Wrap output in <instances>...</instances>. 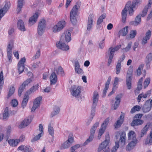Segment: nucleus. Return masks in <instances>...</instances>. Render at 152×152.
I'll list each match as a JSON object with an SVG mask.
<instances>
[{
	"label": "nucleus",
	"instance_id": "obj_27",
	"mask_svg": "<svg viewBox=\"0 0 152 152\" xmlns=\"http://www.w3.org/2000/svg\"><path fill=\"white\" fill-rule=\"evenodd\" d=\"M121 45H120L116 46L114 48L111 47L109 49L107 53L114 55L115 51L118 50L121 48Z\"/></svg>",
	"mask_w": 152,
	"mask_h": 152
},
{
	"label": "nucleus",
	"instance_id": "obj_6",
	"mask_svg": "<svg viewBox=\"0 0 152 152\" xmlns=\"http://www.w3.org/2000/svg\"><path fill=\"white\" fill-rule=\"evenodd\" d=\"M66 24L64 21L59 22L53 27V31L56 33L60 31L65 27Z\"/></svg>",
	"mask_w": 152,
	"mask_h": 152
},
{
	"label": "nucleus",
	"instance_id": "obj_53",
	"mask_svg": "<svg viewBox=\"0 0 152 152\" xmlns=\"http://www.w3.org/2000/svg\"><path fill=\"white\" fill-rule=\"evenodd\" d=\"M123 121H122V120H118L117 121V122L114 125V126L115 128H118L119 127L121 124H122Z\"/></svg>",
	"mask_w": 152,
	"mask_h": 152
},
{
	"label": "nucleus",
	"instance_id": "obj_45",
	"mask_svg": "<svg viewBox=\"0 0 152 152\" xmlns=\"http://www.w3.org/2000/svg\"><path fill=\"white\" fill-rule=\"evenodd\" d=\"M105 129V128H103L102 127H101L99 130L98 136V138L99 139H100L101 136L104 133Z\"/></svg>",
	"mask_w": 152,
	"mask_h": 152
},
{
	"label": "nucleus",
	"instance_id": "obj_29",
	"mask_svg": "<svg viewBox=\"0 0 152 152\" xmlns=\"http://www.w3.org/2000/svg\"><path fill=\"white\" fill-rule=\"evenodd\" d=\"M13 47V42L12 40H10L7 46V52L8 54H12V49Z\"/></svg>",
	"mask_w": 152,
	"mask_h": 152
},
{
	"label": "nucleus",
	"instance_id": "obj_59",
	"mask_svg": "<svg viewBox=\"0 0 152 152\" xmlns=\"http://www.w3.org/2000/svg\"><path fill=\"white\" fill-rule=\"evenodd\" d=\"M18 104V102L17 100L15 99H13L11 102V105L12 107H16Z\"/></svg>",
	"mask_w": 152,
	"mask_h": 152
},
{
	"label": "nucleus",
	"instance_id": "obj_56",
	"mask_svg": "<svg viewBox=\"0 0 152 152\" xmlns=\"http://www.w3.org/2000/svg\"><path fill=\"white\" fill-rule=\"evenodd\" d=\"M96 107H93V105H92L91 107V111L90 118H92V119L95 115V109Z\"/></svg>",
	"mask_w": 152,
	"mask_h": 152
},
{
	"label": "nucleus",
	"instance_id": "obj_12",
	"mask_svg": "<svg viewBox=\"0 0 152 152\" xmlns=\"http://www.w3.org/2000/svg\"><path fill=\"white\" fill-rule=\"evenodd\" d=\"M42 98V96H39L34 99V105L31 110V112H34L35 110L39 106Z\"/></svg>",
	"mask_w": 152,
	"mask_h": 152
},
{
	"label": "nucleus",
	"instance_id": "obj_64",
	"mask_svg": "<svg viewBox=\"0 0 152 152\" xmlns=\"http://www.w3.org/2000/svg\"><path fill=\"white\" fill-rule=\"evenodd\" d=\"M25 152H31L33 150L32 148L29 146H26Z\"/></svg>",
	"mask_w": 152,
	"mask_h": 152
},
{
	"label": "nucleus",
	"instance_id": "obj_4",
	"mask_svg": "<svg viewBox=\"0 0 152 152\" xmlns=\"http://www.w3.org/2000/svg\"><path fill=\"white\" fill-rule=\"evenodd\" d=\"M46 26L45 19H41L38 23L37 27V32L39 35H42L45 32Z\"/></svg>",
	"mask_w": 152,
	"mask_h": 152
},
{
	"label": "nucleus",
	"instance_id": "obj_16",
	"mask_svg": "<svg viewBox=\"0 0 152 152\" xmlns=\"http://www.w3.org/2000/svg\"><path fill=\"white\" fill-rule=\"evenodd\" d=\"M93 107H96L99 99V94L98 92L96 91H95L94 93L93 96Z\"/></svg>",
	"mask_w": 152,
	"mask_h": 152
},
{
	"label": "nucleus",
	"instance_id": "obj_3",
	"mask_svg": "<svg viewBox=\"0 0 152 152\" xmlns=\"http://www.w3.org/2000/svg\"><path fill=\"white\" fill-rule=\"evenodd\" d=\"M126 138L125 132H122L120 136V139L118 142H117L116 141L115 145L111 149V152H116L117 149L119 147L118 142L120 144H121L122 146L124 145L125 144Z\"/></svg>",
	"mask_w": 152,
	"mask_h": 152
},
{
	"label": "nucleus",
	"instance_id": "obj_22",
	"mask_svg": "<svg viewBox=\"0 0 152 152\" xmlns=\"http://www.w3.org/2000/svg\"><path fill=\"white\" fill-rule=\"evenodd\" d=\"M50 84L51 85L55 84L57 81V77L55 72H53L50 77Z\"/></svg>",
	"mask_w": 152,
	"mask_h": 152
},
{
	"label": "nucleus",
	"instance_id": "obj_54",
	"mask_svg": "<svg viewBox=\"0 0 152 152\" xmlns=\"http://www.w3.org/2000/svg\"><path fill=\"white\" fill-rule=\"evenodd\" d=\"M132 44V42H129L128 43L127 46L125 48H124L123 50H124L126 52L128 51L131 47Z\"/></svg>",
	"mask_w": 152,
	"mask_h": 152
},
{
	"label": "nucleus",
	"instance_id": "obj_20",
	"mask_svg": "<svg viewBox=\"0 0 152 152\" xmlns=\"http://www.w3.org/2000/svg\"><path fill=\"white\" fill-rule=\"evenodd\" d=\"M122 97L121 94L118 95L115 97V101L113 107L114 109L115 110L119 106L121 102V98Z\"/></svg>",
	"mask_w": 152,
	"mask_h": 152
},
{
	"label": "nucleus",
	"instance_id": "obj_21",
	"mask_svg": "<svg viewBox=\"0 0 152 152\" xmlns=\"http://www.w3.org/2000/svg\"><path fill=\"white\" fill-rule=\"evenodd\" d=\"M94 15L93 14H90L88 17V21L87 25V30L90 31L93 25V21Z\"/></svg>",
	"mask_w": 152,
	"mask_h": 152
},
{
	"label": "nucleus",
	"instance_id": "obj_23",
	"mask_svg": "<svg viewBox=\"0 0 152 152\" xmlns=\"http://www.w3.org/2000/svg\"><path fill=\"white\" fill-rule=\"evenodd\" d=\"M17 25L18 29L21 31H26L24 24L22 20H18Z\"/></svg>",
	"mask_w": 152,
	"mask_h": 152
},
{
	"label": "nucleus",
	"instance_id": "obj_35",
	"mask_svg": "<svg viewBox=\"0 0 152 152\" xmlns=\"http://www.w3.org/2000/svg\"><path fill=\"white\" fill-rule=\"evenodd\" d=\"M145 144L150 145L152 144V134H150V135L147 137L145 141Z\"/></svg>",
	"mask_w": 152,
	"mask_h": 152
},
{
	"label": "nucleus",
	"instance_id": "obj_14",
	"mask_svg": "<svg viewBox=\"0 0 152 152\" xmlns=\"http://www.w3.org/2000/svg\"><path fill=\"white\" fill-rule=\"evenodd\" d=\"M151 32L150 30H148L146 33L145 36L142 40L141 43L143 45H144L147 42V41L150 39L151 35Z\"/></svg>",
	"mask_w": 152,
	"mask_h": 152
},
{
	"label": "nucleus",
	"instance_id": "obj_36",
	"mask_svg": "<svg viewBox=\"0 0 152 152\" xmlns=\"http://www.w3.org/2000/svg\"><path fill=\"white\" fill-rule=\"evenodd\" d=\"M141 109V107L139 105H136L134 106L130 111L131 113L132 114L136 111H139Z\"/></svg>",
	"mask_w": 152,
	"mask_h": 152
},
{
	"label": "nucleus",
	"instance_id": "obj_41",
	"mask_svg": "<svg viewBox=\"0 0 152 152\" xmlns=\"http://www.w3.org/2000/svg\"><path fill=\"white\" fill-rule=\"evenodd\" d=\"M94 135L91 134H90L89 137L88 139L86 140L84 143V145H87L88 143L92 141L94 138Z\"/></svg>",
	"mask_w": 152,
	"mask_h": 152
},
{
	"label": "nucleus",
	"instance_id": "obj_58",
	"mask_svg": "<svg viewBox=\"0 0 152 152\" xmlns=\"http://www.w3.org/2000/svg\"><path fill=\"white\" fill-rule=\"evenodd\" d=\"M32 81V80L31 78H29L27 79L26 80L24 81L22 85L24 86L25 87H26V86H27L29 83H30Z\"/></svg>",
	"mask_w": 152,
	"mask_h": 152
},
{
	"label": "nucleus",
	"instance_id": "obj_24",
	"mask_svg": "<svg viewBox=\"0 0 152 152\" xmlns=\"http://www.w3.org/2000/svg\"><path fill=\"white\" fill-rule=\"evenodd\" d=\"M144 121L140 119H134L131 123V126H138L141 125L143 124Z\"/></svg>",
	"mask_w": 152,
	"mask_h": 152
},
{
	"label": "nucleus",
	"instance_id": "obj_7",
	"mask_svg": "<svg viewBox=\"0 0 152 152\" xmlns=\"http://www.w3.org/2000/svg\"><path fill=\"white\" fill-rule=\"evenodd\" d=\"M81 91V89L80 87L74 85L71 88L70 92L73 96L76 97L79 95Z\"/></svg>",
	"mask_w": 152,
	"mask_h": 152
},
{
	"label": "nucleus",
	"instance_id": "obj_18",
	"mask_svg": "<svg viewBox=\"0 0 152 152\" xmlns=\"http://www.w3.org/2000/svg\"><path fill=\"white\" fill-rule=\"evenodd\" d=\"M141 21V14H139L137 16L134 21H132L131 22V24L134 26H137L139 25Z\"/></svg>",
	"mask_w": 152,
	"mask_h": 152
},
{
	"label": "nucleus",
	"instance_id": "obj_51",
	"mask_svg": "<svg viewBox=\"0 0 152 152\" xmlns=\"http://www.w3.org/2000/svg\"><path fill=\"white\" fill-rule=\"evenodd\" d=\"M41 133H39L38 135L34 137L31 140V142H34L39 140L42 136Z\"/></svg>",
	"mask_w": 152,
	"mask_h": 152
},
{
	"label": "nucleus",
	"instance_id": "obj_55",
	"mask_svg": "<svg viewBox=\"0 0 152 152\" xmlns=\"http://www.w3.org/2000/svg\"><path fill=\"white\" fill-rule=\"evenodd\" d=\"M137 34V31L136 30L131 31L130 33V37L131 39L134 38Z\"/></svg>",
	"mask_w": 152,
	"mask_h": 152
},
{
	"label": "nucleus",
	"instance_id": "obj_9",
	"mask_svg": "<svg viewBox=\"0 0 152 152\" xmlns=\"http://www.w3.org/2000/svg\"><path fill=\"white\" fill-rule=\"evenodd\" d=\"M71 31L69 30L66 31L63 34L60 39L61 41L69 42L71 39Z\"/></svg>",
	"mask_w": 152,
	"mask_h": 152
},
{
	"label": "nucleus",
	"instance_id": "obj_46",
	"mask_svg": "<svg viewBox=\"0 0 152 152\" xmlns=\"http://www.w3.org/2000/svg\"><path fill=\"white\" fill-rule=\"evenodd\" d=\"M121 68V64L117 63L116 67V73L117 75L118 74L120 73Z\"/></svg>",
	"mask_w": 152,
	"mask_h": 152
},
{
	"label": "nucleus",
	"instance_id": "obj_52",
	"mask_svg": "<svg viewBox=\"0 0 152 152\" xmlns=\"http://www.w3.org/2000/svg\"><path fill=\"white\" fill-rule=\"evenodd\" d=\"M109 122V119L108 118L106 119L103 122L102 124L101 125V127L103 128H105L106 129V126L107 125Z\"/></svg>",
	"mask_w": 152,
	"mask_h": 152
},
{
	"label": "nucleus",
	"instance_id": "obj_48",
	"mask_svg": "<svg viewBox=\"0 0 152 152\" xmlns=\"http://www.w3.org/2000/svg\"><path fill=\"white\" fill-rule=\"evenodd\" d=\"M18 68L19 73L20 74L23 72L24 69V65L18 64Z\"/></svg>",
	"mask_w": 152,
	"mask_h": 152
},
{
	"label": "nucleus",
	"instance_id": "obj_25",
	"mask_svg": "<svg viewBox=\"0 0 152 152\" xmlns=\"http://www.w3.org/2000/svg\"><path fill=\"white\" fill-rule=\"evenodd\" d=\"M29 95L27 94L26 93L25 94L21 104L22 107H23V108H24L27 105L29 99Z\"/></svg>",
	"mask_w": 152,
	"mask_h": 152
},
{
	"label": "nucleus",
	"instance_id": "obj_17",
	"mask_svg": "<svg viewBox=\"0 0 152 152\" xmlns=\"http://www.w3.org/2000/svg\"><path fill=\"white\" fill-rule=\"evenodd\" d=\"M152 61V53H149L146 56L145 60V63L146 66L147 68H149L151 64V62Z\"/></svg>",
	"mask_w": 152,
	"mask_h": 152
},
{
	"label": "nucleus",
	"instance_id": "obj_15",
	"mask_svg": "<svg viewBox=\"0 0 152 152\" xmlns=\"http://www.w3.org/2000/svg\"><path fill=\"white\" fill-rule=\"evenodd\" d=\"M151 103H150V100L147 101L142 107L143 112L146 113L149 111L151 110Z\"/></svg>",
	"mask_w": 152,
	"mask_h": 152
},
{
	"label": "nucleus",
	"instance_id": "obj_11",
	"mask_svg": "<svg viewBox=\"0 0 152 152\" xmlns=\"http://www.w3.org/2000/svg\"><path fill=\"white\" fill-rule=\"evenodd\" d=\"M64 42V41L60 40L59 42H57L56 45L58 48L64 51H66L69 49V47L65 44Z\"/></svg>",
	"mask_w": 152,
	"mask_h": 152
},
{
	"label": "nucleus",
	"instance_id": "obj_2",
	"mask_svg": "<svg viewBox=\"0 0 152 152\" xmlns=\"http://www.w3.org/2000/svg\"><path fill=\"white\" fill-rule=\"evenodd\" d=\"M80 2H77L76 5L74 6L71 11L70 18L71 22L73 25L75 24L76 23L77 21L76 16L77 15L78 9L80 6Z\"/></svg>",
	"mask_w": 152,
	"mask_h": 152
},
{
	"label": "nucleus",
	"instance_id": "obj_63",
	"mask_svg": "<svg viewBox=\"0 0 152 152\" xmlns=\"http://www.w3.org/2000/svg\"><path fill=\"white\" fill-rule=\"evenodd\" d=\"M111 79V76H109L108 78V79L106 82L105 84V87H106L108 88L109 85L110 83V81Z\"/></svg>",
	"mask_w": 152,
	"mask_h": 152
},
{
	"label": "nucleus",
	"instance_id": "obj_34",
	"mask_svg": "<svg viewBox=\"0 0 152 152\" xmlns=\"http://www.w3.org/2000/svg\"><path fill=\"white\" fill-rule=\"evenodd\" d=\"M53 111L52 112L51 116L52 117L58 114L59 112V108L56 106H55L54 107Z\"/></svg>",
	"mask_w": 152,
	"mask_h": 152
},
{
	"label": "nucleus",
	"instance_id": "obj_10",
	"mask_svg": "<svg viewBox=\"0 0 152 152\" xmlns=\"http://www.w3.org/2000/svg\"><path fill=\"white\" fill-rule=\"evenodd\" d=\"M33 119L32 116H30L25 119L19 126V128L21 129L27 126L31 122Z\"/></svg>",
	"mask_w": 152,
	"mask_h": 152
},
{
	"label": "nucleus",
	"instance_id": "obj_60",
	"mask_svg": "<svg viewBox=\"0 0 152 152\" xmlns=\"http://www.w3.org/2000/svg\"><path fill=\"white\" fill-rule=\"evenodd\" d=\"M26 61V59L24 57L20 59L19 62L18 63V64L21 65H24V64L25 63Z\"/></svg>",
	"mask_w": 152,
	"mask_h": 152
},
{
	"label": "nucleus",
	"instance_id": "obj_1",
	"mask_svg": "<svg viewBox=\"0 0 152 152\" xmlns=\"http://www.w3.org/2000/svg\"><path fill=\"white\" fill-rule=\"evenodd\" d=\"M135 3H133L132 4L131 1H129L126 4L124 8L121 12L122 21L123 23L125 22L127 12L129 11V14L132 15H133L134 10L133 9L135 7Z\"/></svg>",
	"mask_w": 152,
	"mask_h": 152
},
{
	"label": "nucleus",
	"instance_id": "obj_43",
	"mask_svg": "<svg viewBox=\"0 0 152 152\" xmlns=\"http://www.w3.org/2000/svg\"><path fill=\"white\" fill-rule=\"evenodd\" d=\"M148 93H146L145 94H140L137 97L138 102H140L141 100V99L142 97L145 98L148 96Z\"/></svg>",
	"mask_w": 152,
	"mask_h": 152
},
{
	"label": "nucleus",
	"instance_id": "obj_50",
	"mask_svg": "<svg viewBox=\"0 0 152 152\" xmlns=\"http://www.w3.org/2000/svg\"><path fill=\"white\" fill-rule=\"evenodd\" d=\"M71 145L66 141L62 145L61 147L64 149H66L69 148Z\"/></svg>",
	"mask_w": 152,
	"mask_h": 152
},
{
	"label": "nucleus",
	"instance_id": "obj_57",
	"mask_svg": "<svg viewBox=\"0 0 152 152\" xmlns=\"http://www.w3.org/2000/svg\"><path fill=\"white\" fill-rule=\"evenodd\" d=\"M107 54L109 55V58L108 61V65H110L111 63L113 57L114 56L113 55L111 54L107 53Z\"/></svg>",
	"mask_w": 152,
	"mask_h": 152
},
{
	"label": "nucleus",
	"instance_id": "obj_28",
	"mask_svg": "<svg viewBox=\"0 0 152 152\" xmlns=\"http://www.w3.org/2000/svg\"><path fill=\"white\" fill-rule=\"evenodd\" d=\"M24 0H18L17 2V11L19 13L21 11V10L24 4Z\"/></svg>",
	"mask_w": 152,
	"mask_h": 152
},
{
	"label": "nucleus",
	"instance_id": "obj_26",
	"mask_svg": "<svg viewBox=\"0 0 152 152\" xmlns=\"http://www.w3.org/2000/svg\"><path fill=\"white\" fill-rule=\"evenodd\" d=\"M151 123L150 122L148 123L145 127L141 131V133L140 134L141 137L143 136L144 134H145L148 129L151 125Z\"/></svg>",
	"mask_w": 152,
	"mask_h": 152
},
{
	"label": "nucleus",
	"instance_id": "obj_32",
	"mask_svg": "<svg viewBox=\"0 0 152 152\" xmlns=\"http://www.w3.org/2000/svg\"><path fill=\"white\" fill-rule=\"evenodd\" d=\"M128 27H126L120 30L118 33V34L120 35L123 36H126L128 33Z\"/></svg>",
	"mask_w": 152,
	"mask_h": 152
},
{
	"label": "nucleus",
	"instance_id": "obj_19",
	"mask_svg": "<svg viewBox=\"0 0 152 152\" xmlns=\"http://www.w3.org/2000/svg\"><path fill=\"white\" fill-rule=\"evenodd\" d=\"M131 141L127 145L126 148L127 151H130L132 149L137 143V140H130Z\"/></svg>",
	"mask_w": 152,
	"mask_h": 152
},
{
	"label": "nucleus",
	"instance_id": "obj_8",
	"mask_svg": "<svg viewBox=\"0 0 152 152\" xmlns=\"http://www.w3.org/2000/svg\"><path fill=\"white\" fill-rule=\"evenodd\" d=\"M109 135H108L106 136L105 140L100 144L98 148V152H100L102 150L105 148L109 144Z\"/></svg>",
	"mask_w": 152,
	"mask_h": 152
},
{
	"label": "nucleus",
	"instance_id": "obj_47",
	"mask_svg": "<svg viewBox=\"0 0 152 152\" xmlns=\"http://www.w3.org/2000/svg\"><path fill=\"white\" fill-rule=\"evenodd\" d=\"M25 87L24 86L22 85L20 87L18 91V94L19 96H20L21 95L23 91L25 88Z\"/></svg>",
	"mask_w": 152,
	"mask_h": 152
},
{
	"label": "nucleus",
	"instance_id": "obj_33",
	"mask_svg": "<svg viewBox=\"0 0 152 152\" xmlns=\"http://www.w3.org/2000/svg\"><path fill=\"white\" fill-rule=\"evenodd\" d=\"M19 140H8V143L10 146L15 147L17 146L18 144Z\"/></svg>",
	"mask_w": 152,
	"mask_h": 152
},
{
	"label": "nucleus",
	"instance_id": "obj_13",
	"mask_svg": "<svg viewBox=\"0 0 152 152\" xmlns=\"http://www.w3.org/2000/svg\"><path fill=\"white\" fill-rule=\"evenodd\" d=\"M39 16V13L38 12H36L31 17L29 20V24L30 26H32L37 21L38 18Z\"/></svg>",
	"mask_w": 152,
	"mask_h": 152
},
{
	"label": "nucleus",
	"instance_id": "obj_49",
	"mask_svg": "<svg viewBox=\"0 0 152 152\" xmlns=\"http://www.w3.org/2000/svg\"><path fill=\"white\" fill-rule=\"evenodd\" d=\"M8 109L7 107L4 110L3 114V118L4 119H6L8 117Z\"/></svg>",
	"mask_w": 152,
	"mask_h": 152
},
{
	"label": "nucleus",
	"instance_id": "obj_5",
	"mask_svg": "<svg viewBox=\"0 0 152 152\" xmlns=\"http://www.w3.org/2000/svg\"><path fill=\"white\" fill-rule=\"evenodd\" d=\"M133 69L130 68L127 71L126 78V83L127 88L130 89L131 88L132 80V78Z\"/></svg>",
	"mask_w": 152,
	"mask_h": 152
},
{
	"label": "nucleus",
	"instance_id": "obj_37",
	"mask_svg": "<svg viewBox=\"0 0 152 152\" xmlns=\"http://www.w3.org/2000/svg\"><path fill=\"white\" fill-rule=\"evenodd\" d=\"M48 131L50 134L52 136L54 135V131L53 128L51 124L50 123L48 125Z\"/></svg>",
	"mask_w": 152,
	"mask_h": 152
},
{
	"label": "nucleus",
	"instance_id": "obj_31",
	"mask_svg": "<svg viewBox=\"0 0 152 152\" xmlns=\"http://www.w3.org/2000/svg\"><path fill=\"white\" fill-rule=\"evenodd\" d=\"M128 136L129 140H137L136 137L135 133L133 131H131L129 132L128 134Z\"/></svg>",
	"mask_w": 152,
	"mask_h": 152
},
{
	"label": "nucleus",
	"instance_id": "obj_62",
	"mask_svg": "<svg viewBox=\"0 0 152 152\" xmlns=\"http://www.w3.org/2000/svg\"><path fill=\"white\" fill-rule=\"evenodd\" d=\"M104 39H103L101 41L99 44V48L100 49H102L104 47Z\"/></svg>",
	"mask_w": 152,
	"mask_h": 152
},
{
	"label": "nucleus",
	"instance_id": "obj_30",
	"mask_svg": "<svg viewBox=\"0 0 152 152\" xmlns=\"http://www.w3.org/2000/svg\"><path fill=\"white\" fill-rule=\"evenodd\" d=\"M38 84H37L35 86H33L29 90H28L26 93L28 95L32 93H34V91L37 90L39 88Z\"/></svg>",
	"mask_w": 152,
	"mask_h": 152
},
{
	"label": "nucleus",
	"instance_id": "obj_40",
	"mask_svg": "<svg viewBox=\"0 0 152 152\" xmlns=\"http://www.w3.org/2000/svg\"><path fill=\"white\" fill-rule=\"evenodd\" d=\"M55 71H56V72L58 74H60L62 75H63L64 72L63 71L62 68L61 66H59L58 69H55Z\"/></svg>",
	"mask_w": 152,
	"mask_h": 152
},
{
	"label": "nucleus",
	"instance_id": "obj_42",
	"mask_svg": "<svg viewBox=\"0 0 152 152\" xmlns=\"http://www.w3.org/2000/svg\"><path fill=\"white\" fill-rule=\"evenodd\" d=\"M40 50L39 49L36 52L35 55L32 58V59L34 60L40 57Z\"/></svg>",
	"mask_w": 152,
	"mask_h": 152
},
{
	"label": "nucleus",
	"instance_id": "obj_61",
	"mask_svg": "<svg viewBox=\"0 0 152 152\" xmlns=\"http://www.w3.org/2000/svg\"><path fill=\"white\" fill-rule=\"evenodd\" d=\"M150 78H146L144 82V85L145 87H147L150 83Z\"/></svg>",
	"mask_w": 152,
	"mask_h": 152
},
{
	"label": "nucleus",
	"instance_id": "obj_38",
	"mask_svg": "<svg viewBox=\"0 0 152 152\" xmlns=\"http://www.w3.org/2000/svg\"><path fill=\"white\" fill-rule=\"evenodd\" d=\"M15 89L13 86H12L10 88L8 94L7 96V99H9L14 93Z\"/></svg>",
	"mask_w": 152,
	"mask_h": 152
},
{
	"label": "nucleus",
	"instance_id": "obj_39",
	"mask_svg": "<svg viewBox=\"0 0 152 152\" xmlns=\"http://www.w3.org/2000/svg\"><path fill=\"white\" fill-rule=\"evenodd\" d=\"M3 73L2 71L0 73V89H2V87L4 84Z\"/></svg>",
	"mask_w": 152,
	"mask_h": 152
},
{
	"label": "nucleus",
	"instance_id": "obj_44",
	"mask_svg": "<svg viewBox=\"0 0 152 152\" xmlns=\"http://www.w3.org/2000/svg\"><path fill=\"white\" fill-rule=\"evenodd\" d=\"M149 8L146 6L145 7V8L142 11V13L140 14H141V17H144L146 15L148 10Z\"/></svg>",
	"mask_w": 152,
	"mask_h": 152
}]
</instances>
